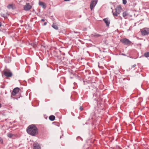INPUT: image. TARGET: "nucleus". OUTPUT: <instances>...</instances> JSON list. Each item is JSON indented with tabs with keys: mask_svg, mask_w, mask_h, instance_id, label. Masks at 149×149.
Here are the masks:
<instances>
[{
	"mask_svg": "<svg viewBox=\"0 0 149 149\" xmlns=\"http://www.w3.org/2000/svg\"><path fill=\"white\" fill-rule=\"evenodd\" d=\"M49 119L51 121H53L55 119V117L53 115H51L49 117Z\"/></svg>",
	"mask_w": 149,
	"mask_h": 149,
	"instance_id": "14",
	"label": "nucleus"
},
{
	"mask_svg": "<svg viewBox=\"0 0 149 149\" xmlns=\"http://www.w3.org/2000/svg\"><path fill=\"white\" fill-rule=\"evenodd\" d=\"M128 15V13L127 12L125 11L123 13V16L124 17H125L126 16Z\"/></svg>",
	"mask_w": 149,
	"mask_h": 149,
	"instance_id": "15",
	"label": "nucleus"
},
{
	"mask_svg": "<svg viewBox=\"0 0 149 149\" xmlns=\"http://www.w3.org/2000/svg\"><path fill=\"white\" fill-rule=\"evenodd\" d=\"M141 34L143 35H146L149 33V29L148 28H144L141 31Z\"/></svg>",
	"mask_w": 149,
	"mask_h": 149,
	"instance_id": "5",
	"label": "nucleus"
},
{
	"mask_svg": "<svg viewBox=\"0 0 149 149\" xmlns=\"http://www.w3.org/2000/svg\"><path fill=\"white\" fill-rule=\"evenodd\" d=\"M52 26L55 29H58V26L56 25L55 24H53Z\"/></svg>",
	"mask_w": 149,
	"mask_h": 149,
	"instance_id": "17",
	"label": "nucleus"
},
{
	"mask_svg": "<svg viewBox=\"0 0 149 149\" xmlns=\"http://www.w3.org/2000/svg\"><path fill=\"white\" fill-rule=\"evenodd\" d=\"M1 104H0V108L1 107Z\"/></svg>",
	"mask_w": 149,
	"mask_h": 149,
	"instance_id": "27",
	"label": "nucleus"
},
{
	"mask_svg": "<svg viewBox=\"0 0 149 149\" xmlns=\"http://www.w3.org/2000/svg\"><path fill=\"white\" fill-rule=\"evenodd\" d=\"M79 109L80 110L82 111L83 110V108L81 106L80 107Z\"/></svg>",
	"mask_w": 149,
	"mask_h": 149,
	"instance_id": "21",
	"label": "nucleus"
},
{
	"mask_svg": "<svg viewBox=\"0 0 149 149\" xmlns=\"http://www.w3.org/2000/svg\"><path fill=\"white\" fill-rule=\"evenodd\" d=\"M97 3V1L95 0L92 1L90 4V8L91 10H92L93 8L96 5V4Z\"/></svg>",
	"mask_w": 149,
	"mask_h": 149,
	"instance_id": "8",
	"label": "nucleus"
},
{
	"mask_svg": "<svg viewBox=\"0 0 149 149\" xmlns=\"http://www.w3.org/2000/svg\"><path fill=\"white\" fill-rule=\"evenodd\" d=\"M4 74L7 77H10L12 76V73L8 69L6 70L3 71Z\"/></svg>",
	"mask_w": 149,
	"mask_h": 149,
	"instance_id": "4",
	"label": "nucleus"
},
{
	"mask_svg": "<svg viewBox=\"0 0 149 149\" xmlns=\"http://www.w3.org/2000/svg\"><path fill=\"white\" fill-rule=\"evenodd\" d=\"M34 149H40V147L38 143H34L33 144Z\"/></svg>",
	"mask_w": 149,
	"mask_h": 149,
	"instance_id": "12",
	"label": "nucleus"
},
{
	"mask_svg": "<svg viewBox=\"0 0 149 149\" xmlns=\"http://www.w3.org/2000/svg\"><path fill=\"white\" fill-rule=\"evenodd\" d=\"M19 91V88L16 87L13 89L11 93L12 95L15 96L17 94Z\"/></svg>",
	"mask_w": 149,
	"mask_h": 149,
	"instance_id": "7",
	"label": "nucleus"
},
{
	"mask_svg": "<svg viewBox=\"0 0 149 149\" xmlns=\"http://www.w3.org/2000/svg\"><path fill=\"white\" fill-rule=\"evenodd\" d=\"M14 7H15V5L13 4H9L7 6V8L9 9H10L11 8H13Z\"/></svg>",
	"mask_w": 149,
	"mask_h": 149,
	"instance_id": "13",
	"label": "nucleus"
},
{
	"mask_svg": "<svg viewBox=\"0 0 149 149\" xmlns=\"http://www.w3.org/2000/svg\"><path fill=\"white\" fill-rule=\"evenodd\" d=\"M26 131L28 134L33 136H35L38 134V129L33 124L29 125Z\"/></svg>",
	"mask_w": 149,
	"mask_h": 149,
	"instance_id": "1",
	"label": "nucleus"
},
{
	"mask_svg": "<svg viewBox=\"0 0 149 149\" xmlns=\"http://www.w3.org/2000/svg\"><path fill=\"white\" fill-rule=\"evenodd\" d=\"M136 65H134L132 66L131 68H134L136 66Z\"/></svg>",
	"mask_w": 149,
	"mask_h": 149,
	"instance_id": "22",
	"label": "nucleus"
},
{
	"mask_svg": "<svg viewBox=\"0 0 149 149\" xmlns=\"http://www.w3.org/2000/svg\"><path fill=\"white\" fill-rule=\"evenodd\" d=\"M46 24H47V23L46 22H45L44 23V25H46Z\"/></svg>",
	"mask_w": 149,
	"mask_h": 149,
	"instance_id": "25",
	"label": "nucleus"
},
{
	"mask_svg": "<svg viewBox=\"0 0 149 149\" xmlns=\"http://www.w3.org/2000/svg\"><path fill=\"white\" fill-rule=\"evenodd\" d=\"M39 5L43 8H45L46 7V4L44 3L42 1H39Z\"/></svg>",
	"mask_w": 149,
	"mask_h": 149,
	"instance_id": "11",
	"label": "nucleus"
},
{
	"mask_svg": "<svg viewBox=\"0 0 149 149\" xmlns=\"http://www.w3.org/2000/svg\"><path fill=\"white\" fill-rule=\"evenodd\" d=\"M120 41L125 45H127L131 44V42L128 39L126 38H124L121 39Z\"/></svg>",
	"mask_w": 149,
	"mask_h": 149,
	"instance_id": "3",
	"label": "nucleus"
},
{
	"mask_svg": "<svg viewBox=\"0 0 149 149\" xmlns=\"http://www.w3.org/2000/svg\"><path fill=\"white\" fill-rule=\"evenodd\" d=\"M1 26V22H0V26Z\"/></svg>",
	"mask_w": 149,
	"mask_h": 149,
	"instance_id": "28",
	"label": "nucleus"
},
{
	"mask_svg": "<svg viewBox=\"0 0 149 149\" xmlns=\"http://www.w3.org/2000/svg\"><path fill=\"white\" fill-rule=\"evenodd\" d=\"M70 0H64L65 1H69Z\"/></svg>",
	"mask_w": 149,
	"mask_h": 149,
	"instance_id": "26",
	"label": "nucleus"
},
{
	"mask_svg": "<svg viewBox=\"0 0 149 149\" xmlns=\"http://www.w3.org/2000/svg\"><path fill=\"white\" fill-rule=\"evenodd\" d=\"M99 36H100V35H95V36L96 37H98Z\"/></svg>",
	"mask_w": 149,
	"mask_h": 149,
	"instance_id": "23",
	"label": "nucleus"
},
{
	"mask_svg": "<svg viewBox=\"0 0 149 149\" xmlns=\"http://www.w3.org/2000/svg\"><path fill=\"white\" fill-rule=\"evenodd\" d=\"M32 7L29 3H27L24 6V9L26 11H28Z\"/></svg>",
	"mask_w": 149,
	"mask_h": 149,
	"instance_id": "6",
	"label": "nucleus"
},
{
	"mask_svg": "<svg viewBox=\"0 0 149 149\" xmlns=\"http://www.w3.org/2000/svg\"><path fill=\"white\" fill-rule=\"evenodd\" d=\"M144 56L146 57H148L149 56V52H147L145 53L144 54Z\"/></svg>",
	"mask_w": 149,
	"mask_h": 149,
	"instance_id": "16",
	"label": "nucleus"
},
{
	"mask_svg": "<svg viewBox=\"0 0 149 149\" xmlns=\"http://www.w3.org/2000/svg\"><path fill=\"white\" fill-rule=\"evenodd\" d=\"M94 96L96 97V98H95V99L97 100H98V98L100 97V93L99 92H97L96 93L94 94L93 95V97Z\"/></svg>",
	"mask_w": 149,
	"mask_h": 149,
	"instance_id": "10",
	"label": "nucleus"
},
{
	"mask_svg": "<svg viewBox=\"0 0 149 149\" xmlns=\"http://www.w3.org/2000/svg\"><path fill=\"white\" fill-rule=\"evenodd\" d=\"M103 20L106 24L107 26H108L110 24V21L108 18H106L103 19Z\"/></svg>",
	"mask_w": 149,
	"mask_h": 149,
	"instance_id": "9",
	"label": "nucleus"
},
{
	"mask_svg": "<svg viewBox=\"0 0 149 149\" xmlns=\"http://www.w3.org/2000/svg\"><path fill=\"white\" fill-rule=\"evenodd\" d=\"M41 21H42L43 22H44V21H45V20L44 19H41Z\"/></svg>",
	"mask_w": 149,
	"mask_h": 149,
	"instance_id": "24",
	"label": "nucleus"
},
{
	"mask_svg": "<svg viewBox=\"0 0 149 149\" xmlns=\"http://www.w3.org/2000/svg\"><path fill=\"white\" fill-rule=\"evenodd\" d=\"M126 0H123V3L124 4H125L127 3Z\"/></svg>",
	"mask_w": 149,
	"mask_h": 149,
	"instance_id": "19",
	"label": "nucleus"
},
{
	"mask_svg": "<svg viewBox=\"0 0 149 149\" xmlns=\"http://www.w3.org/2000/svg\"><path fill=\"white\" fill-rule=\"evenodd\" d=\"M3 143V140L1 138H0V143Z\"/></svg>",
	"mask_w": 149,
	"mask_h": 149,
	"instance_id": "20",
	"label": "nucleus"
},
{
	"mask_svg": "<svg viewBox=\"0 0 149 149\" xmlns=\"http://www.w3.org/2000/svg\"><path fill=\"white\" fill-rule=\"evenodd\" d=\"M13 136V134L10 133H9L7 135L10 138Z\"/></svg>",
	"mask_w": 149,
	"mask_h": 149,
	"instance_id": "18",
	"label": "nucleus"
},
{
	"mask_svg": "<svg viewBox=\"0 0 149 149\" xmlns=\"http://www.w3.org/2000/svg\"><path fill=\"white\" fill-rule=\"evenodd\" d=\"M121 10L122 8L120 6H117L115 10V12L112 11L113 15L114 16H117L120 13Z\"/></svg>",
	"mask_w": 149,
	"mask_h": 149,
	"instance_id": "2",
	"label": "nucleus"
}]
</instances>
